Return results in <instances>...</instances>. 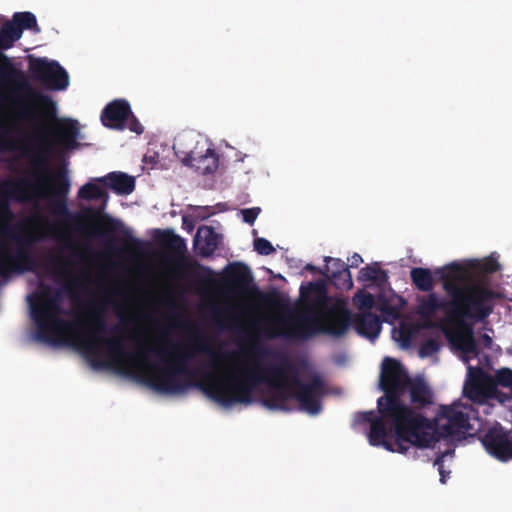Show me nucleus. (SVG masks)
<instances>
[{
    "mask_svg": "<svg viewBox=\"0 0 512 512\" xmlns=\"http://www.w3.org/2000/svg\"><path fill=\"white\" fill-rule=\"evenodd\" d=\"M125 125H126L125 129L127 128L131 132H134L136 134H142L143 131H144V128H143L142 124L136 118V116L133 114L132 111H131V114H130L129 118H127V120H126Z\"/></svg>",
    "mask_w": 512,
    "mask_h": 512,
    "instance_id": "473e14b6",
    "label": "nucleus"
},
{
    "mask_svg": "<svg viewBox=\"0 0 512 512\" xmlns=\"http://www.w3.org/2000/svg\"><path fill=\"white\" fill-rule=\"evenodd\" d=\"M379 398L383 416L393 421L399 450L405 443L428 448L437 440L430 421L418 410L433 403V393L422 377L411 378L400 361L385 357L382 362Z\"/></svg>",
    "mask_w": 512,
    "mask_h": 512,
    "instance_id": "20e7f679",
    "label": "nucleus"
},
{
    "mask_svg": "<svg viewBox=\"0 0 512 512\" xmlns=\"http://www.w3.org/2000/svg\"><path fill=\"white\" fill-rule=\"evenodd\" d=\"M178 145H180V143H175L174 144V149H176Z\"/></svg>",
    "mask_w": 512,
    "mask_h": 512,
    "instance_id": "de8ad7c7",
    "label": "nucleus"
},
{
    "mask_svg": "<svg viewBox=\"0 0 512 512\" xmlns=\"http://www.w3.org/2000/svg\"><path fill=\"white\" fill-rule=\"evenodd\" d=\"M434 465L438 466V471L440 474V482L445 483L446 482V475L443 467V455L436 457L434 461Z\"/></svg>",
    "mask_w": 512,
    "mask_h": 512,
    "instance_id": "e433bc0d",
    "label": "nucleus"
},
{
    "mask_svg": "<svg viewBox=\"0 0 512 512\" xmlns=\"http://www.w3.org/2000/svg\"><path fill=\"white\" fill-rule=\"evenodd\" d=\"M22 30L17 23L3 26L0 31V47L7 49L21 37Z\"/></svg>",
    "mask_w": 512,
    "mask_h": 512,
    "instance_id": "393cba45",
    "label": "nucleus"
},
{
    "mask_svg": "<svg viewBox=\"0 0 512 512\" xmlns=\"http://www.w3.org/2000/svg\"><path fill=\"white\" fill-rule=\"evenodd\" d=\"M467 410L468 407L458 404L441 406L436 429L432 427V432L437 440L431 446L438 442L441 437H452L461 432H467L471 428Z\"/></svg>",
    "mask_w": 512,
    "mask_h": 512,
    "instance_id": "ddd939ff",
    "label": "nucleus"
},
{
    "mask_svg": "<svg viewBox=\"0 0 512 512\" xmlns=\"http://www.w3.org/2000/svg\"><path fill=\"white\" fill-rule=\"evenodd\" d=\"M14 22L17 23L21 30L34 29L37 27V20L31 12H20L14 15Z\"/></svg>",
    "mask_w": 512,
    "mask_h": 512,
    "instance_id": "cd10ccee",
    "label": "nucleus"
},
{
    "mask_svg": "<svg viewBox=\"0 0 512 512\" xmlns=\"http://www.w3.org/2000/svg\"><path fill=\"white\" fill-rule=\"evenodd\" d=\"M266 303L272 307L281 309L288 307L283 297L276 291L267 296Z\"/></svg>",
    "mask_w": 512,
    "mask_h": 512,
    "instance_id": "72a5a7b5",
    "label": "nucleus"
},
{
    "mask_svg": "<svg viewBox=\"0 0 512 512\" xmlns=\"http://www.w3.org/2000/svg\"><path fill=\"white\" fill-rule=\"evenodd\" d=\"M482 339H483V341H484L485 345H486L487 347H490V345L492 344V339H491V337H490V336H488L487 334H483V335H482Z\"/></svg>",
    "mask_w": 512,
    "mask_h": 512,
    "instance_id": "c03bdc74",
    "label": "nucleus"
},
{
    "mask_svg": "<svg viewBox=\"0 0 512 512\" xmlns=\"http://www.w3.org/2000/svg\"><path fill=\"white\" fill-rule=\"evenodd\" d=\"M219 236L210 226L198 228L194 239V248L202 257L211 256L218 248Z\"/></svg>",
    "mask_w": 512,
    "mask_h": 512,
    "instance_id": "412c9836",
    "label": "nucleus"
},
{
    "mask_svg": "<svg viewBox=\"0 0 512 512\" xmlns=\"http://www.w3.org/2000/svg\"><path fill=\"white\" fill-rule=\"evenodd\" d=\"M71 250V255L73 257H75L77 260L79 261H83L84 260V257H83V254L81 252V250L75 246H72V245H69L68 246Z\"/></svg>",
    "mask_w": 512,
    "mask_h": 512,
    "instance_id": "ea45409f",
    "label": "nucleus"
},
{
    "mask_svg": "<svg viewBox=\"0 0 512 512\" xmlns=\"http://www.w3.org/2000/svg\"><path fill=\"white\" fill-rule=\"evenodd\" d=\"M481 443L489 455L501 462L512 460V431L501 425L488 429L481 438Z\"/></svg>",
    "mask_w": 512,
    "mask_h": 512,
    "instance_id": "4468645a",
    "label": "nucleus"
},
{
    "mask_svg": "<svg viewBox=\"0 0 512 512\" xmlns=\"http://www.w3.org/2000/svg\"><path fill=\"white\" fill-rule=\"evenodd\" d=\"M117 330H118V327H114L112 331L115 332Z\"/></svg>",
    "mask_w": 512,
    "mask_h": 512,
    "instance_id": "09e8293b",
    "label": "nucleus"
},
{
    "mask_svg": "<svg viewBox=\"0 0 512 512\" xmlns=\"http://www.w3.org/2000/svg\"><path fill=\"white\" fill-rule=\"evenodd\" d=\"M377 409L379 412V416H376L375 412L371 410L359 412L357 413L355 418L356 422H358L359 424H370V431L368 434L370 445L382 446L387 451L406 454L409 448L412 447L411 443H405V445H403L404 449L399 450L397 444V435L395 434V440L392 441L390 431L386 427V423H388L391 426V428H393V421L388 417L383 416L379 407V400L377 401Z\"/></svg>",
    "mask_w": 512,
    "mask_h": 512,
    "instance_id": "9b49d317",
    "label": "nucleus"
},
{
    "mask_svg": "<svg viewBox=\"0 0 512 512\" xmlns=\"http://www.w3.org/2000/svg\"><path fill=\"white\" fill-rule=\"evenodd\" d=\"M381 320L371 311H362L351 315V325L355 331L368 339H376L381 332Z\"/></svg>",
    "mask_w": 512,
    "mask_h": 512,
    "instance_id": "a211bd4d",
    "label": "nucleus"
},
{
    "mask_svg": "<svg viewBox=\"0 0 512 512\" xmlns=\"http://www.w3.org/2000/svg\"><path fill=\"white\" fill-rule=\"evenodd\" d=\"M227 280L241 293L246 294L250 293L252 290H256V287L252 286V272L250 268L243 263H235L230 266L227 271Z\"/></svg>",
    "mask_w": 512,
    "mask_h": 512,
    "instance_id": "6ab92c4d",
    "label": "nucleus"
},
{
    "mask_svg": "<svg viewBox=\"0 0 512 512\" xmlns=\"http://www.w3.org/2000/svg\"><path fill=\"white\" fill-rule=\"evenodd\" d=\"M125 349L123 362H115L109 354H106L108 361H98V366H116L125 367L128 363L135 365H143L142 380L151 389L168 394H176L184 392L188 384L184 382L182 376H191L193 372L189 369V361L192 354L186 349L183 350L178 344L171 343V349L161 348L157 353L161 356H169V360L165 361L162 366L151 365L147 363V354L142 349L132 354H128Z\"/></svg>",
    "mask_w": 512,
    "mask_h": 512,
    "instance_id": "0eeeda50",
    "label": "nucleus"
},
{
    "mask_svg": "<svg viewBox=\"0 0 512 512\" xmlns=\"http://www.w3.org/2000/svg\"><path fill=\"white\" fill-rule=\"evenodd\" d=\"M413 285L422 292H431L434 288L433 275L428 268L415 267L410 271Z\"/></svg>",
    "mask_w": 512,
    "mask_h": 512,
    "instance_id": "b1692460",
    "label": "nucleus"
},
{
    "mask_svg": "<svg viewBox=\"0 0 512 512\" xmlns=\"http://www.w3.org/2000/svg\"><path fill=\"white\" fill-rule=\"evenodd\" d=\"M450 278L443 277V289L448 298L430 292L418 300L417 312L421 318L431 319L441 310L445 318L439 322L446 339L464 354H477L474 324L486 320L494 308L496 293L482 284H460L464 269L458 264L447 267Z\"/></svg>",
    "mask_w": 512,
    "mask_h": 512,
    "instance_id": "7ed1b4c3",
    "label": "nucleus"
},
{
    "mask_svg": "<svg viewBox=\"0 0 512 512\" xmlns=\"http://www.w3.org/2000/svg\"><path fill=\"white\" fill-rule=\"evenodd\" d=\"M380 311L391 320H396L400 317V309L396 306L389 304L388 302L382 303Z\"/></svg>",
    "mask_w": 512,
    "mask_h": 512,
    "instance_id": "f704fd0d",
    "label": "nucleus"
},
{
    "mask_svg": "<svg viewBox=\"0 0 512 512\" xmlns=\"http://www.w3.org/2000/svg\"><path fill=\"white\" fill-rule=\"evenodd\" d=\"M31 316L38 326V338L50 340V334L69 333L74 345L92 360H98L105 351L115 362H123L125 356L124 341L115 337H104L106 320L104 311L99 306H93L88 313L87 321L82 323L86 332H79L77 324L59 318L62 313L61 296L53 295L48 290L41 295L40 300L30 303Z\"/></svg>",
    "mask_w": 512,
    "mask_h": 512,
    "instance_id": "39448f33",
    "label": "nucleus"
},
{
    "mask_svg": "<svg viewBox=\"0 0 512 512\" xmlns=\"http://www.w3.org/2000/svg\"><path fill=\"white\" fill-rule=\"evenodd\" d=\"M208 342H209L208 338L204 334L201 333L196 338L195 345H194V350L198 351V352L207 353L211 357H215V358L222 359V360H226V359H229L232 356H236L237 355V353H235V352H233V353L220 352V353L216 354L210 348Z\"/></svg>",
    "mask_w": 512,
    "mask_h": 512,
    "instance_id": "a878e982",
    "label": "nucleus"
},
{
    "mask_svg": "<svg viewBox=\"0 0 512 512\" xmlns=\"http://www.w3.org/2000/svg\"><path fill=\"white\" fill-rule=\"evenodd\" d=\"M96 181L118 195H129L135 189L134 177L123 172H111L106 176L97 178Z\"/></svg>",
    "mask_w": 512,
    "mask_h": 512,
    "instance_id": "aec40b11",
    "label": "nucleus"
},
{
    "mask_svg": "<svg viewBox=\"0 0 512 512\" xmlns=\"http://www.w3.org/2000/svg\"><path fill=\"white\" fill-rule=\"evenodd\" d=\"M354 302L363 311H370L375 303L374 296L367 292H358L354 297Z\"/></svg>",
    "mask_w": 512,
    "mask_h": 512,
    "instance_id": "c85d7f7f",
    "label": "nucleus"
},
{
    "mask_svg": "<svg viewBox=\"0 0 512 512\" xmlns=\"http://www.w3.org/2000/svg\"><path fill=\"white\" fill-rule=\"evenodd\" d=\"M349 261L350 267H358L363 262V259L360 254L354 253Z\"/></svg>",
    "mask_w": 512,
    "mask_h": 512,
    "instance_id": "58836bf2",
    "label": "nucleus"
},
{
    "mask_svg": "<svg viewBox=\"0 0 512 512\" xmlns=\"http://www.w3.org/2000/svg\"><path fill=\"white\" fill-rule=\"evenodd\" d=\"M131 114V106L125 99L109 102L101 112L102 124L111 129L124 130L127 118Z\"/></svg>",
    "mask_w": 512,
    "mask_h": 512,
    "instance_id": "dca6fc26",
    "label": "nucleus"
},
{
    "mask_svg": "<svg viewBox=\"0 0 512 512\" xmlns=\"http://www.w3.org/2000/svg\"><path fill=\"white\" fill-rule=\"evenodd\" d=\"M325 271L331 283L339 289L349 290L353 287V280L349 266L338 258L325 257Z\"/></svg>",
    "mask_w": 512,
    "mask_h": 512,
    "instance_id": "f3484780",
    "label": "nucleus"
},
{
    "mask_svg": "<svg viewBox=\"0 0 512 512\" xmlns=\"http://www.w3.org/2000/svg\"><path fill=\"white\" fill-rule=\"evenodd\" d=\"M17 248L12 253L6 243L0 241V276L11 273L34 272L38 262L32 253V244L36 241L31 235H13Z\"/></svg>",
    "mask_w": 512,
    "mask_h": 512,
    "instance_id": "9d476101",
    "label": "nucleus"
},
{
    "mask_svg": "<svg viewBox=\"0 0 512 512\" xmlns=\"http://www.w3.org/2000/svg\"><path fill=\"white\" fill-rule=\"evenodd\" d=\"M254 249L255 251L260 254V255H270L272 253L275 252V248L273 247V245L271 244V242H269L267 239L265 238H256L254 240Z\"/></svg>",
    "mask_w": 512,
    "mask_h": 512,
    "instance_id": "c756f323",
    "label": "nucleus"
},
{
    "mask_svg": "<svg viewBox=\"0 0 512 512\" xmlns=\"http://www.w3.org/2000/svg\"><path fill=\"white\" fill-rule=\"evenodd\" d=\"M499 268H500V265L495 260H488L484 264V271L487 272V273H494V272L498 271Z\"/></svg>",
    "mask_w": 512,
    "mask_h": 512,
    "instance_id": "4c0bfd02",
    "label": "nucleus"
},
{
    "mask_svg": "<svg viewBox=\"0 0 512 512\" xmlns=\"http://www.w3.org/2000/svg\"><path fill=\"white\" fill-rule=\"evenodd\" d=\"M1 232L7 235V234H9L10 229H9L8 227H3V228L1 229Z\"/></svg>",
    "mask_w": 512,
    "mask_h": 512,
    "instance_id": "49530a36",
    "label": "nucleus"
},
{
    "mask_svg": "<svg viewBox=\"0 0 512 512\" xmlns=\"http://www.w3.org/2000/svg\"><path fill=\"white\" fill-rule=\"evenodd\" d=\"M260 211L261 210L259 207L243 209L241 211L242 216H243V221L248 224H253L255 222L256 218L258 217Z\"/></svg>",
    "mask_w": 512,
    "mask_h": 512,
    "instance_id": "c9c22d12",
    "label": "nucleus"
},
{
    "mask_svg": "<svg viewBox=\"0 0 512 512\" xmlns=\"http://www.w3.org/2000/svg\"><path fill=\"white\" fill-rule=\"evenodd\" d=\"M6 135H7V130H3L2 133H0V151L8 148V142L6 140Z\"/></svg>",
    "mask_w": 512,
    "mask_h": 512,
    "instance_id": "a19ab883",
    "label": "nucleus"
},
{
    "mask_svg": "<svg viewBox=\"0 0 512 512\" xmlns=\"http://www.w3.org/2000/svg\"><path fill=\"white\" fill-rule=\"evenodd\" d=\"M479 391V387H478V384L476 382H473L471 385H470V388L468 390V395L469 397H472L473 394H477Z\"/></svg>",
    "mask_w": 512,
    "mask_h": 512,
    "instance_id": "37998d69",
    "label": "nucleus"
},
{
    "mask_svg": "<svg viewBox=\"0 0 512 512\" xmlns=\"http://www.w3.org/2000/svg\"><path fill=\"white\" fill-rule=\"evenodd\" d=\"M71 183L66 170H60L52 175V182L48 185L47 178H38L36 182H32L27 178L6 179L0 181V217H11L9 200L14 199L23 202L29 199L33 192L39 196L48 199V207L50 212L55 216H63L73 221L79 226L80 231H85L82 223L98 224L102 227V231L98 234L107 239H112L111 234L121 231L123 234L122 246L127 252L139 251L142 242L133 237L131 232L126 229L123 224L109 216H101V211L105 209L109 200V194L101 186L95 182H87L78 190V198L86 201L100 200L101 206L97 209L88 207L82 214H73L68 209V195Z\"/></svg>",
    "mask_w": 512,
    "mask_h": 512,
    "instance_id": "f03ea898",
    "label": "nucleus"
},
{
    "mask_svg": "<svg viewBox=\"0 0 512 512\" xmlns=\"http://www.w3.org/2000/svg\"><path fill=\"white\" fill-rule=\"evenodd\" d=\"M78 284H79L78 281L76 279H73V280L69 281V283L67 284V288L71 289L73 287L78 286Z\"/></svg>",
    "mask_w": 512,
    "mask_h": 512,
    "instance_id": "a18cd8bd",
    "label": "nucleus"
},
{
    "mask_svg": "<svg viewBox=\"0 0 512 512\" xmlns=\"http://www.w3.org/2000/svg\"><path fill=\"white\" fill-rule=\"evenodd\" d=\"M495 381L498 385L512 388V370L509 368L498 370L495 374Z\"/></svg>",
    "mask_w": 512,
    "mask_h": 512,
    "instance_id": "7c9ffc66",
    "label": "nucleus"
},
{
    "mask_svg": "<svg viewBox=\"0 0 512 512\" xmlns=\"http://www.w3.org/2000/svg\"><path fill=\"white\" fill-rule=\"evenodd\" d=\"M440 349V345L435 339H428L421 344L420 354L422 356H431L434 353L438 352Z\"/></svg>",
    "mask_w": 512,
    "mask_h": 512,
    "instance_id": "2f4dec72",
    "label": "nucleus"
},
{
    "mask_svg": "<svg viewBox=\"0 0 512 512\" xmlns=\"http://www.w3.org/2000/svg\"><path fill=\"white\" fill-rule=\"evenodd\" d=\"M249 352L254 358L253 367L238 368L225 378L208 374L198 387L215 402L229 407L236 403H252L255 389L266 383L271 387L263 400L268 409L288 411L287 401L292 398L298 402L300 410L310 415L322 411L321 399L326 394V383L319 374L313 373L304 382L286 356L280 357L279 364L263 367L259 359L269 356V349L252 343Z\"/></svg>",
    "mask_w": 512,
    "mask_h": 512,
    "instance_id": "f257e3e1",
    "label": "nucleus"
},
{
    "mask_svg": "<svg viewBox=\"0 0 512 512\" xmlns=\"http://www.w3.org/2000/svg\"><path fill=\"white\" fill-rule=\"evenodd\" d=\"M306 271H309V272H312V273H322L324 274V271L320 270L318 267L312 265V264H307L304 268Z\"/></svg>",
    "mask_w": 512,
    "mask_h": 512,
    "instance_id": "79ce46f5",
    "label": "nucleus"
},
{
    "mask_svg": "<svg viewBox=\"0 0 512 512\" xmlns=\"http://www.w3.org/2000/svg\"><path fill=\"white\" fill-rule=\"evenodd\" d=\"M0 86L12 87L18 102L23 104L19 116L27 121L39 118L54 124V134L66 149L78 146L79 123L74 119L57 118V106L53 99L33 89L26 74L16 68L10 58L0 51Z\"/></svg>",
    "mask_w": 512,
    "mask_h": 512,
    "instance_id": "423d86ee",
    "label": "nucleus"
},
{
    "mask_svg": "<svg viewBox=\"0 0 512 512\" xmlns=\"http://www.w3.org/2000/svg\"><path fill=\"white\" fill-rule=\"evenodd\" d=\"M155 239L161 246L180 255L174 259V263L183 276L194 279L199 286H210L215 282L214 272L211 268L183 255L186 244L182 237L172 230H157Z\"/></svg>",
    "mask_w": 512,
    "mask_h": 512,
    "instance_id": "1a4fd4ad",
    "label": "nucleus"
},
{
    "mask_svg": "<svg viewBox=\"0 0 512 512\" xmlns=\"http://www.w3.org/2000/svg\"><path fill=\"white\" fill-rule=\"evenodd\" d=\"M292 319L293 323L289 332H283L282 334L302 339H308L317 333L340 337L351 326V313L347 309L323 317L303 313L292 316Z\"/></svg>",
    "mask_w": 512,
    "mask_h": 512,
    "instance_id": "6e6552de",
    "label": "nucleus"
},
{
    "mask_svg": "<svg viewBox=\"0 0 512 512\" xmlns=\"http://www.w3.org/2000/svg\"><path fill=\"white\" fill-rule=\"evenodd\" d=\"M28 59L29 72L45 88L61 91L68 87V73L57 61L48 60L47 58H35L32 55Z\"/></svg>",
    "mask_w": 512,
    "mask_h": 512,
    "instance_id": "f8f14e48",
    "label": "nucleus"
},
{
    "mask_svg": "<svg viewBox=\"0 0 512 512\" xmlns=\"http://www.w3.org/2000/svg\"><path fill=\"white\" fill-rule=\"evenodd\" d=\"M51 149V144L46 143L43 149H33L32 164L38 169H47L48 167V154Z\"/></svg>",
    "mask_w": 512,
    "mask_h": 512,
    "instance_id": "bb28decb",
    "label": "nucleus"
},
{
    "mask_svg": "<svg viewBox=\"0 0 512 512\" xmlns=\"http://www.w3.org/2000/svg\"><path fill=\"white\" fill-rule=\"evenodd\" d=\"M300 296L315 307H323L327 300L325 285L322 281L301 285Z\"/></svg>",
    "mask_w": 512,
    "mask_h": 512,
    "instance_id": "4be33fe9",
    "label": "nucleus"
},
{
    "mask_svg": "<svg viewBox=\"0 0 512 512\" xmlns=\"http://www.w3.org/2000/svg\"><path fill=\"white\" fill-rule=\"evenodd\" d=\"M183 153L182 163L194 168L201 175L211 174L218 168L219 158L216 151L211 147L203 150V147L198 149L197 145L193 150Z\"/></svg>",
    "mask_w": 512,
    "mask_h": 512,
    "instance_id": "2eb2a0df",
    "label": "nucleus"
},
{
    "mask_svg": "<svg viewBox=\"0 0 512 512\" xmlns=\"http://www.w3.org/2000/svg\"><path fill=\"white\" fill-rule=\"evenodd\" d=\"M387 271L381 269L378 263L367 265L360 269L358 280L361 282H372L379 287H384L388 283Z\"/></svg>",
    "mask_w": 512,
    "mask_h": 512,
    "instance_id": "5701e85b",
    "label": "nucleus"
}]
</instances>
